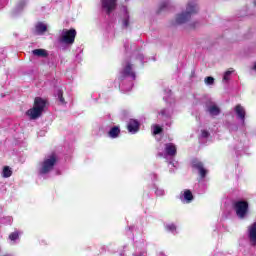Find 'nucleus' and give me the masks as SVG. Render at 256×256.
I'll return each instance as SVG.
<instances>
[{
    "instance_id": "nucleus-1",
    "label": "nucleus",
    "mask_w": 256,
    "mask_h": 256,
    "mask_svg": "<svg viewBox=\"0 0 256 256\" xmlns=\"http://www.w3.org/2000/svg\"><path fill=\"white\" fill-rule=\"evenodd\" d=\"M197 13H199L197 0H189L186 4V11L176 15L175 21L177 25H183V23H187L191 19L192 15H197Z\"/></svg>"
},
{
    "instance_id": "nucleus-2",
    "label": "nucleus",
    "mask_w": 256,
    "mask_h": 256,
    "mask_svg": "<svg viewBox=\"0 0 256 256\" xmlns=\"http://www.w3.org/2000/svg\"><path fill=\"white\" fill-rule=\"evenodd\" d=\"M45 105H47V101L43 98H35L34 107L27 111L28 117H30V119H38V117H41V113H43Z\"/></svg>"
},
{
    "instance_id": "nucleus-3",
    "label": "nucleus",
    "mask_w": 256,
    "mask_h": 256,
    "mask_svg": "<svg viewBox=\"0 0 256 256\" xmlns=\"http://www.w3.org/2000/svg\"><path fill=\"white\" fill-rule=\"evenodd\" d=\"M56 163H57V156L55 154H51L50 156L46 157L40 165V169H39L40 175H46V173H49V171H52Z\"/></svg>"
},
{
    "instance_id": "nucleus-4",
    "label": "nucleus",
    "mask_w": 256,
    "mask_h": 256,
    "mask_svg": "<svg viewBox=\"0 0 256 256\" xmlns=\"http://www.w3.org/2000/svg\"><path fill=\"white\" fill-rule=\"evenodd\" d=\"M75 37H77V31L75 29H63L58 41L65 45H73V43H75Z\"/></svg>"
},
{
    "instance_id": "nucleus-5",
    "label": "nucleus",
    "mask_w": 256,
    "mask_h": 256,
    "mask_svg": "<svg viewBox=\"0 0 256 256\" xmlns=\"http://www.w3.org/2000/svg\"><path fill=\"white\" fill-rule=\"evenodd\" d=\"M129 77L131 81H135L136 75L133 71V65H131V62L125 61L122 65V70L120 71V79L123 81Z\"/></svg>"
},
{
    "instance_id": "nucleus-6",
    "label": "nucleus",
    "mask_w": 256,
    "mask_h": 256,
    "mask_svg": "<svg viewBox=\"0 0 256 256\" xmlns=\"http://www.w3.org/2000/svg\"><path fill=\"white\" fill-rule=\"evenodd\" d=\"M234 209L239 219H245L249 211V203L247 201L239 200L234 203Z\"/></svg>"
},
{
    "instance_id": "nucleus-7",
    "label": "nucleus",
    "mask_w": 256,
    "mask_h": 256,
    "mask_svg": "<svg viewBox=\"0 0 256 256\" xmlns=\"http://www.w3.org/2000/svg\"><path fill=\"white\" fill-rule=\"evenodd\" d=\"M205 111L210 117H219L221 115V107L214 101H208L205 104Z\"/></svg>"
},
{
    "instance_id": "nucleus-8",
    "label": "nucleus",
    "mask_w": 256,
    "mask_h": 256,
    "mask_svg": "<svg viewBox=\"0 0 256 256\" xmlns=\"http://www.w3.org/2000/svg\"><path fill=\"white\" fill-rule=\"evenodd\" d=\"M102 10L111 15L112 11L117 9V0H100Z\"/></svg>"
},
{
    "instance_id": "nucleus-9",
    "label": "nucleus",
    "mask_w": 256,
    "mask_h": 256,
    "mask_svg": "<svg viewBox=\"0 0 256 256\" xmlns=\"http://www.w3.org/2000/svg\"><path fill=\"white\" fill-rule=\"evenodd\" d=\"M159 157H175L177 155V146L173 143L165 144L164 154L158 153Z\"/></svg>"
},
{
    "instance_id": "nucleus-10",
    "label": "nucleus",
    "mask_w": 256,
    "mask_h": 256,
    "mask_svg": "<svg viewBox=\"0 0 256 256\" xmlns=\"http://www.w3.org/2000/svg\"><path fill=\"white\" fill-rule=\"evenodd\" d=\"M192 166L194 167V169L198 170L200 177L202 179H205V177L207 175V169H205V167H203V162H200L198 160H194L192 162Z\"/></svg>"
},
{
    "instance_id": "nucleus-11",
    "label": "nucleus",
    "mask_w": 256,
    "mask_h": 256,
    "mask_svg": "<svg viewBox=\"0 0 256 256\" xmlns=\"http://www.w3.org/2000/svg\"><path fill=\"white\" fill-rule=\"evenodd\" d=\"M234 111L237 115V118L241 120L242 125H245V115H247L245 108L241 106V104H238L235 106Z\"/></svg>"
},
{
    "instance_id": "nucleus-12",
    "label": "nucleus",
    "mask_w": 256,
    "mask_h": 256,
    "mask_svg": "<svg viewBox=\"0 0 256 256\" xmlns=\"http://www.w3.org/2000/svg\"><path fill=\"white\" fill-rule=\"evenodd\" d=\"M248 239L251 245H256V222L248 227Z\"/></svg>"
},
{
    "instance_id": "nucleus-13",
    "label": "nucleus",
    "mask_w": 256,
    "mask_h": 256,
    "mask_svg": "<svg viewBox=\"0 0 256 256\" xmlns=\"http://www.w3.org/2000/svg\"><path fill=\"white\" fill-rule=\"evenodd\" d=\"M127 129L129 133H132V135H135V133L139 131V122L137 120H130L128 122Z\"/></svg>"
},
{
    "instance_id": "nucleus-14",
    "label": "nucleus",
    "mask_w": 256,
    "mask_h": 256,
    "mask_svg": "<svg viewBox=\"0 0 256 256\" xmlns=\"http://www.w3.org/2000/svg\"><path fill=\"white\" fill-rule=\"evenodd\" d=\"M159 115L161 116V119L164 121L167 119H171V115H173V109L166 108L160 111Z\"/></svg>"
},
{
    "instance_id": "nucleus-15",
    "label": "nucleus",
    "mask_w": 256,
    "mask_h": 256,
    "mask_svg": "<svg viewBox=\"0 0 256 256\" xmlns=\"http://www.w3.org/2000/svg\"><path fill=\"white\" fill-rule=\"evenodd\" d=\"M181 201H184V203H191L193 201V193L190 192V190H185L183 195L180 196Z\"/></svg>"
},
{
    "instance_id": "nucleus-16",
    "label": "nucleus",
    "mask_w": 256,
    "mask_h": 256,
    "mask_svg": "<svg viewBox=\"0 0 256 256\" xmlns=\"http://www.w3.org/2000/svg\"><path fill=\"white\" fill-rule=\"evenodd\" d=\"M119 133H121V129H119V126H114L110 129L108 135L109 137H111V139H117V137H119Z\"/></svg>"
},
{
    "instance_id": "nucleus-17",
    "label": "nucleus",
    "mask_w": 256,
    "mask_h": 256,
    "mask_svg": "<svg viewBox=\"0 0 256 256\" xmlns=\"http://www.w3.org/2000/svg\"><path fill=\"white\" fill-rule=\"evenodd\" d=\"M45 31H47V25L44 24L43 22H39L36 25V34L37 35H43V33H45Z\"/></svg>"
},
{
    "instance_id": "nucleus-18",
    "label": "nucleus",
    "mask_w": 256,
    "mask_h": 256,
    "mask_svg": "<svg viewBox=\"0 0 256 256\" xmlns=\"http://www.w3.org/2000/svg\"><path fill=\"white\" fill-rule=\"evenodd\" d=\"M122 11L124 12V17L122 20L123 27H129V12H127V7L123 6Z\"/></svg>"
},
{
    "instance_id": "nucleus-19",
    "label": "nucleus",
    "mask_w": 256,
    "mask_h": 256,
    "mask_svg": "<svg viewBox=\"0 0 256 256\" xmlns=\"http://www.w3.org/2000/svg\"><path fill=\"white\" fill-rule=\"evenodd\" d=\"M233 73H235V70L233 68H230L228 71H226L223 75V83H229V81L231 80V75H233Z\"/></svg>"
},
{
    "instance_id": "nucleus-20",
    "label": "nucleus",
    "mask_w": 256,
    "mask_h": 256,
    "mask_svg": "<svg viewBox=\"0 0 256 256\" xmlns=\"http://www.w3.org/2000/svg\"><path fill=\"white\" fill-rule=\"evenodd\" d=\"M32 53L36 57H47V55H49L47 53V50H45V49H35V50L32 51Z\"/></svg>"
},
{
    "instance_id": "nucleus-21",
    "label": "nucleus",
    "mask_w": 256,
    "mask_h": 256,
    "mask_svg": "<svg viewBox=\"0 0 256 256\" xmlns=\"http://www.w3.org/2000/svg\"><path fill=\"white\" fill-rule=\"evenodd\" d=\"M120 89L121 91H123L124 93H129V91H131V89H133V82H129L128 85L125 84V82H123L120 85Z\"/></svg>"
},
{
    "instance_id": "nucleus-22",
    "label": "nucleus",
    "mask_w": 256,
    "mask_h": 256,
    "mask_svg": "<svg viewBox=\"0 0 256 256\" xmlns=\"http://www.w3.org/2000/svg\"><path fill=\"white\" fill-rule=\"evenodd\" d=\"M13 175V171L10 169L9 166H5L2 171V177L9 178Z\"/></svg>"
},
{
    "instance_id": "nucleus-23",
    "label": "nucleus",
    "mask_w": 256,
    "mask_h": 256,
    "mask_svg": "<svg viewBox=\"0 0 256 256\" xmlns=\"http://www.w3.org/2000/svg\"><path fill=\"white\" fill-rule=\"evenodd\" d=\"M57 97L62 105H65V98H63V90H57Z\"/></svg>"
},
{
    "instance_id": "nucleus-24",
    "label": "nucleus",
    "mask_w": 256,
    "mask_h": 256,
    "mask_svg": "<svg viewBox=\"0 0 256 256\" xmlns=\"http://www.w3.org/2000/svg\"><path fill=\"white\" fill-rule=\"evenodd\" d=\"M166 229L167 231H170V233H175L177 231V226H175V224H167Z\"/></svg>"
},
{
    "instance_id": "nucleus-25",
    "label": "nucleus",
    "mask_w": 256,
    "mask_h": 256,
    "mask_svg": "<svg viewBox=\"0 0 256 256\" xmlns=\"http://www.w3.org/2000/svg\"><path fill=\"white\" fill-rule=\"evenodd\" d=\"M161 131H163V128H161V126L159 125L153 126V135H159Z\"/></svg>"
},
{
    "instance_id": "nucleus-26",
    "label": "nucleus",
    "mask_w": 256,
    "mask_h": 256,
    "mask_svg": "<svg viewBox=\"0 0 256 256\" xmlns=\"http://www.w3.org/2000/svg\"><path fill=\"white\" fill-rule=\"evenodd\" d=\"M9 239L11 241H17V239H19V233L18 232H13L9 235Z\"/></svg>"
},
{
    "instance_id": "nucleus-27",
    "label": "nucleus",
    "mask_w": 256,
    "mask_h": 256,
    "mask_svg": "<svg viewBox=\"0 0 256 256\" xmlns=\"http://www.w3.org/2000/svg\"><path fill=\"white\" fill-rule=\"evenodd\" d=\"M205 83L207 84V85H213V83H215V78H213V77H211V76H208V77H206L205 78Z\"/></svg>"
},
{
    "instance_id": "nucleus-28",
    "label": "nucleus",
    "mask_w": 256,
    "mask_h": 256,
    "mask_svg": "<svg viewBox=\"0 0 256 256\" xmlns=\"http://www.w3.org/2000/svg\"><path fill=\"white\" fill-rule=\"evenodd\" d=\"M155 193L158 197H163V195H165V190L157 188Z\"/></svg>"
},
{
    "instance_id": "nucleus-29",
    "label": "nucleus",
    "mask_w": 256,
    "mask_h": 256,
    "mask_svg": "<svg viewBox=\"0 0 256 256\" xmlns=\"http://www.w3.org/2000/svg\"><path fill=\"white\" fill-rule=\"evenodd\" d=\"M201 137L207 139V137H209V132L207 130H202Z\"/></svg>"
},
{
    "instance_id": "nucleus-30",
    "label": "nucleus",
    "mask_w": 256,
    "mask_h": 256,
    "mask_svg": "<svg viewBox=\"0 0 256 256\" xmlns=\"http://www.w3.org/2000/svg\"><path fill=\"white\" fill-rule=\"evenodd\" d=\"M169 6V2H162L160 4V11H163V9H166V7Z\"/></svg>"
},
{
    "instance_id": "nucleus-31",
    "label": "nucleus",
    "mask_w": 256,
    "mask_h": 256,
    "mask_svg": "<svg viewBox=\"0 0 256 256\" xmlns=\"http://www.w3.org/2000/svg\"><path fill=\"white\" fill-rule=\"evenodd\" d=\"M25 4H26L25 1L19 2V4L17 5L18 11H21V9H23V6H24Z\"/></svg>"
},
{
    "instance_id": "nucleus-32",
    "label": "nucleus",
    "mask_w": 256,
    "mask_h": 256,
    "mask_svg": "<svg viewBox=\"0 0 256 256\" xmlns=\"http://www.w3.org/2000/svg\"><path fill=\"white\" fill-rule=\"evenodd\" d=\"M138 59H139L140 61H143V54H139V55H138Z\"/></svg>"
},
{
    "instance_id": "nucleus-33",
    "label": "nucleus",
    "mask_w": 256,
    "mask_h": 256,
    "mask_svg": "<svg viewBox=\"0 0 256 256\" xmlns=\"http://www.w3.org/2000/svg\"><path fill=\"white\" fill-rule=\"evenodd\" d=\"M170 165H172V167H177V162L176 163L170 162Z\"/></svg>"
},
{
    "instance_id": "nucleus-34",
    "label": "nucleus",
    "mask_w": 256,
    "mask_h": 256,
    "mask_svg": "<svg viewBox=\"0 0 256 256\" xmlns=\"http://www.w3.org/2000/svg\"><path fill=\"white\" fill-rule=\"evenodd\" d=\"M158 256H167V255H165L163 252H160V253L158 254Z\"/></svg>"
},
{
    "instance_id": "nucleus-35",
    "label": "nucleus",
    "mask_w": 256,
    "mask_h": 256,
    "mask_svg": "<svg viewBox=\"0 0 256 256\" xmlns=\"http://www.w3.org/2000/svg\"><path fill=\"white\" fill-rule=\"evenodd\" d=\"M253 70L256 71V62L254 63Z\"/></svg>"
},
{
    "instance_id": "nucleus-36",
    "label": "nucleus",
    "mask_w": 256,
    "mask_h": 256,
    "mask_svg": "<svg viewBox=\"0 0 256 256\" xmlns=\"http://www.w3.org/2000/svg\"><path fill=\"white\" fill-rule=\"evenodd\" d=\"M166 93H169V94H171V90H166Z\"/></svg>"
},
{
    "instance_id": "nucleus-37",
    "label": "nucleus",
    "mask_w": 256,
    "mask_h": 256,
    "mask_svg": "<svg viewBox=\"0 0 256 256\" xmlns=\"http://www.w3.org/2000/svg\"><path fill=\"white\" fill-rule=\"evenodd\" d=\"M8 219H9V221H10V223H11V221H12L11 217H8Z\"/></svg>"
},
{
    "instance_id": "nucleus-38",
    "label": "nucleus",
    "mask_w": 256,
    "mask_h": 256,
    "mask_svg": "<svg viewBox=\"0 0 256 256\" xmlns=\"http://www.w3.org/2000/svg\"><path fill=\"white\" fill-rule=\"evenodd\" d=\"M165 101H167V96L164 97Z\"/></svg>"
}]
</instances>
